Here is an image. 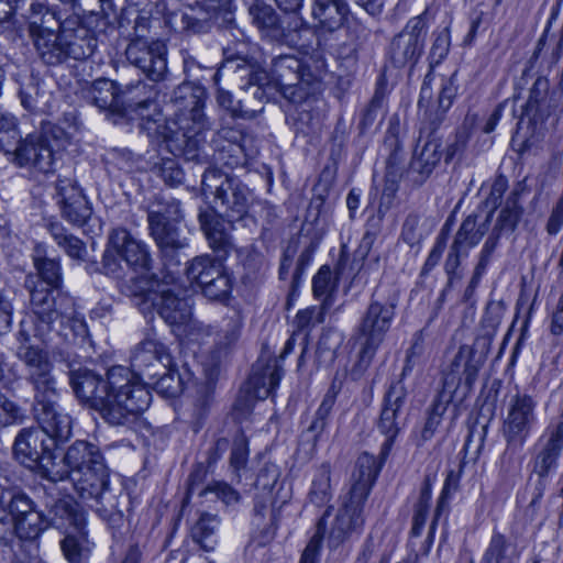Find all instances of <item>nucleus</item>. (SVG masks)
<instances>
[{
	"label": "nucleus",
	"instance_id": "obj_46",
	"mask_svg": "<svg viewBox=\"0 0 563 563\" xmlns=\"http://www.w3.org/2000/svg\"><path fill=\"white\" fill-rule=\"evenodd\" d=\"M154 169L169 186H178L184 179V173L174 158H162L159 163L155 164Z\"/></svg>",
	"mask_w": 563,
	"mask_h": 563
},
{
	"label": "nucleus",
	"instance_id": "obj_12",
	"mask_svg": "<svg viewBox=\"0 0 563 563\" xmlns=\"http://www.w3.org/2000/svg\"><path fill=\"white\" fill-rule=\"evenodd\" d=\"M395 317V306L389 302L372 300L358 325V335L363 339L360 351V365L367 367L372 362Z\"/></svg>",
	"mask_w": 563,
	"mask_h": 563
},
{
	"label": "nucleus",
	"instance_id": "obj_41",
	"mask_svg": "<svg viewBox=\"0 0 563 563\" xmlns=\"http://www.w3.org/2000/svg\"><path fill=\"white\" fill-rule=\"evenodd\" d=\"M562 450L545 440L533 460V473L537 476H549L558 466Z\"/></svg>",
	"mask_w": 563,
	"mask_h": 563
},
{
	"label": "nucleus",
	"instance_id": "obj_37",
	"mask_svg": "<svg viewBox=\"0 0 563 563\" xmlns=\"http://www.w3.org/2000/svg\"><path fill=\"white\" fill-rule=\"evenodd\" d=\"M33 44L45 64L59 65L66 60L60 30H58L57 34L53 32L48 35L37 37L33 41Z\"/></svg>",
	"mask_w": 563,
	"mask_h": 563
},
{
	"label": "nucleus",
	"instance_id": "obj_48",
	"mask_svg": "<svg viewBox=\"0 0 563 563\" xmlns=\"http://www.w3.org/2000/svg\"><path fill=\"white\" fill-rule=\"evenodd\" d=\"M23 413L21 408L4 394L0 393V428L21 423Z\"/></svg>",
	"mask_w": 563,
	"mask_h": 563
},
{
	"label": "nucleus",
	"instance_id": "obj_49",
	"mask_svg": "<svg viewBox=\"0 0 563 563\" xmlns=\"http://www.w3.org/2000/svg\"><path fill=\"white\" fill-rule=\"evenodd\" d=\"M457 393L460 391L452 387V380L449 382L448 384L442 383V389L433 400L431 408L428 412L442 420L450 402L453 400Z\"/></svg>",
	"mask_w": 563,
	"mask_h": 563
},
{
	"label": "nucleus",
	"instance_id": "obj_13",
	"mask_svg": "<svg viewBox=\"0 0 563 563\" xmlns=\"http://www.w3.org/2000/svg\"><path fill=\"white\" fill-rule=\"evenodd\" d=\"M537 401L527 394L514 395L508 404L501 433L508 446L521 448L537 424Z\"/></svg>",
	"mask_w": 563,
	"mask_h": 563
},
{
	"label": "nucleus",
	"instance_id": "obj_30",
	"mask_svg": "<svg viewBox=\"0 0 563 563\" xmlns=\"http://www.w3.org/2000/svg\"><path fill=\"white\" fill-rule=\"evenodd\" d=\"M379 471L380 464L376 457L368 453H362L355 464L349 494L366 500Z\"/></svg>",
	"mask_w": 563,
	"mask_h": 563
},
{
	"label": "nucleus",
	"instance_id": "obj_2",
	"mask_svg": "<svg viewBox=\"0 0 563 563\" xmlns=\"http://www.w3.org/2000/svg\"><path fill=\"white\" fill-rule=\"evenodd\" d=\"M34 267L41 280L27 276L25 287L30 291L31 309L35 317L34 335L44 338L52 331L65 338L67 328L75 336H85L87 324L75 307V301L68 295L59 291L62 269L59 261L44 255L38 246L33 256Z\"/></svg>",
	"mask_w": 563,
	"mask_h": 563
},
{
	"label": "nucleus",
	"instance_id": "obj_38",
	"mask_svg": "<svg viewBox=\"0 0 563 563\" xmlns=\"http://www.w3.org/2000/svg\"><path fill=\"white\" fill-rule=\"evenodd\" d=\"M48 231L57 245L63 249L69 257L74 260L85 258L87 250L84 242L77 236L68 233L60 223H51L48 225Z\"/></svg>",
	"mask_w": 563,
	"mask_h": 563
},
{
	"label": "nucleus",
	"instance_id": "obj_40",
	"mask_svg": "<svg viewBox=\"0 0 563 563\" xmlns=\"http://www.w3.org/2000/svg\"><path fill=\"white\" fill-rule=\"evenodd\" d=\"M330 465L322 464L312 479L309 499L316 506H324L331 499Z\"/></svg>",
	"mask_w": 563,
	"mask_h": 563
},
{
	"label": "nucleus",
	"instance_id": "obj_35",
	"mask_svg": "<svg viewBox=\"0 0 563 563\" xmlns=\"http://www.w3.org/2000/svg\"><path fill=\"white\" fill-rule=\"evenodd\" d=\"M253 23L264 36L277 41L284 36V27L274 9L264 3H255L250 8Z\"/></svg>",
	"mask_w": 563,
	"mask_h": 563
},
{
	"label": "nucleus",
	"instance_id": "obj_24",
	"mask_svg": "<svg viewBox=\"0 0 563 563\" xmlns=\"http://www.w3.org/2000/svg\"><path fill=\"white\" fill-rule=\"evenodd\" d=\"M282 376L283 372L275 361L261 371L254 369L247 383V395L239 397L234 405L236 416L240 418L250 413L253 399L267 398L278 386Z\"/></svg>",
	"mask_w": 563,
	"mask_h": 563
},
{
	"label": "nucleus",
	"instance_id": "obj_26",
	"mask_svg": "<svg viewBox=\"0 0 563 563\" xmlns=\"http://www.w3.org/2000/svg\"><path fill=\"white\" fill-rule=\"evenodd\" d=\"M60 33L66 59H85L97 48V38L88 27L81 24L77 15L63 20Z\"/></svg>",
	"mask_w": 563,
	"mask_h": 563
},
{
	"label": "nucleus",
	"instance_id": "obj_19",
	"mask_svg": "<svg viewBox=\"0 0 563 563\" xmlns=\"http://www.w3.org/2000/svg\"><path fill=\"white\" fill-rule=\"evenodd\" d=\"M166 46L162 41L133 38L125 49L128 60L152 81L164 79L167 73Z\"/></svg>",
	"mask_w": 563,
	"mask_h": 563
},
{
	"label": "nucleus",
	"instance_id": "obj_50",
	"mask_svg": "<svg viewBox=\"0 0 563 563\" xmlns=\"http://www.w3.org/2000/svg\"><path fill=\"white\" fill-rule=\"evenodd\" d=\"M229 2L230 0H197L196 4L199 8V12L196 13V9L190 8L191 13H185L183 18L192 22L206 21L212 12L218 8L227 5Z\"/></svg>",
	"mask_w": 563,
	"mask_h": 563
},
{
	"label": "nucleus",
	"instance_id": "obj_45",
	"mask_svg": "<svg viewBox=\"0 0 563 563\" xmlns=\"http://www.w3.org/2000/svg\"><path fill=\"white\" fill-rule=\"evenodd\" d=\"M153 382L155 390L164 397H176L183 391V383L176 369L168 366L163 374Z\"/></svg>",
	"mask_w": 563,
	"mask_h": 563
},
{
	"label": "nucleus",
	"instance_id": "obj_28",
	"mask_svg": "<svg viewBox=\"0 0 563 563\" xmlns=\"http://www.w3.org/2000/svg\"><path fill=\"white\" fill-rule=\"evenodd\" d=\"M441 141L434 136L420 137L413 150L409 169L417 174L416 181H424L441 159Z\"/></svg>",
	"mask_w": 563,
	"mask_h": 563
},
{
	"label": "nucleus",
	"instance_id": "obj_58",
	"mask_svg": "<svg viewBox=\"0 0 563 563\" xmlns=\"http://www.w3.org/2000/svg\"><path fill=\"white\" fill-rule=\"evenodd\" d=\"M467 251L456 247L452 244L448 257L444 263V269L448 275V284L451 285L455 278H461L457 274V268L460 266V257L461 255H465Z\"/></svg>",
	"mask_w": 563,
	"mask_h": 563
},
{
	"label": "nucleus",
	"instance_id": "obj_23",
	"mask_svg": "<svg viewBox=\"0 0 563 563\" xmlns=\"http://www.w3.org/2000/svg\"><path fill=\"white\" fill-rule=\"evenodd\" d=\"M56 199L63 218L69 223L81 227L90 218L91 207L75 180L58 178Z\"/></svg>",
	"mask_w": 563,
	"mask_h": 563
},
{
	"label": "nucleus",
	"instance_id": "obj_6",
	"mask_svg": "<svg viewBox=\"0 0 563 563\" xmlns=\"http://www.w3.org/2000/svg\"><path fill=\"white\" fill-rule=\"evenodd\" d=\"M202 91L189 84L178 86L173 93V101L178 108L177 123L181 139L177 137L180 151L188 161H200L205 145V132L210 122L203 113Z\"/></svg>",
	"mask_w": 563,
	"mask_h": 563
},
{
	"label": "nucleus",
	"instance_id": "obj_33",
	"mask_svg": "<svg viewBox=\"0 0 563 563\" xmlns=\"http://www.w3.org/2000/svg\"><path fill=\"white\" fill-rule=\"evenodd\" d=\"M147 220L151 234L161 249H179L184 246L178 239L177 228L167 219L162 210H151Z\"/></svg>",
	"mask_w": 563,
	"mask_h": 563
},
{
	"label": "nucleus",
	"instance_id": "obj_10",
	"mask_svg": "<svg viewBox=\"0 0 563 563\" xmlns=\"http://www.w3.org/2000/svg\"><path fill=\"white\" fill-rule=\"evenodd\" d=\"M272 80L284 96L292 103L306 102L319 89L320 82L300 59L291 55L275 58L271 68Z\"/></svg>",
	"mask_w": 563,
	"mask_h": 563
},
{
	"label": "nucleus",
	"instance_id": "obj_3",
	"mask_svg": "<svg viewBox=\"0 0 563 563\" xmlns=\"http://www.w3.org/2000/svg\"><path fill=\"white\" fill-rule=\"evenodd\" d=\"M54 484L44 486L46 512L38 510L24 493L0 492V525L12 526L24 540H35L49 527L65 532L70 528L81 531L86 522L84 511L69 496L55 498Z\"/></svg>",
	"mask_w": 563,
	"mask_h": 563
},
{
	"label": "nucleus",
	"instance_id": "obj_55",
	"mask_svg": "<svg viewBox=\"0 0 563 563\" xmlns=\"http://www.w3.org/2000/svg\"><path fill=\"white\" fill-rule=\"evenodd\" d=\"M547 89L545 81L538 79L530 89L529 98L523 108V114L536 117L539 111L541 100L544 98Z\"/></svg>",
	"mask_w": 563,
	"mask_h": 563
},
{
	"label": "nucleus",
	"instance_id": "obj_5",
	"mask_svg": "<svg viewBox=\"0 0 563 563\" xmlns=\"http://www.w3.org/2000/svg\"><path fill=\"white\" fill-rule=\"evenodd\" d=\"M151 301L158 314L177 335L198 342L212 333V328L192 319L191 298L177 285L156 283L146 292L145 301Z\"/></svg>",
	"mask_w": 563,
	"mask_h": 563
},
{
	"label": "nucleus",
	"instance_id": "obj_44",
	"mask_svg": "<svg viewBox=\"0 0 563 563\" xmlns=\"http://www.w3.org/2000/svg\"><path fill=\"white\" fill-rule=\"evenodd\" d=\"M432 498V492L429 484H424L419 494V498L413 507V516H412V534L420 536L422 529L427 522L430 509V503Z\"/></svg>",
	"mask_w": 563,
	"mask_h": 563
},
{
	"label": "nucleus",
	"instance_id": "obj_59",
	"mask_svg": "<svg viewBox=\"0 0 563 563\" xmlns=\"http://www.w3.org/2000/svg\"><path fill=\"white\" fill-rule=\"evenodd\" d=\"M470 134L466 129L456 132L454 140L450 142L445 148V162L449 163L456 156H460L468 142Z\"/></svg>",
	"mask_w": 563,
	"mask_h": 563
},
{
	"label": "nucleus",
	"instance_id": "obj_34",
	"mask_svg": "<svg viewBox=\"0 0 563 563\" xmlns=\"http://www.w3.org/2000/svg\"><path fill=\"white\" fill-rule=\"evenodd\" d=\"M490 216L478 222L477 217L467 216L460 225L452 244L465 251L476 246L489 229Z\"/></svg>",
	"mask_w": 563,
	"mask_h": 563
},
{
	"label": "nucleus",
	"instance_id": "obj_25",
	"mask_svg": "<svg viewBox=\"0 0 563 563\" xmlns=\"http://www.w3.org/2000/svg\"><path fill=\"white\" fill-rule=\"evenodd\" d=\"M70 385L76 397L86 406L103 415L107 397L108 377L103 379L100 375L87 368H79L70 373Z\"/></svg>",
	"mask_w": 563,
	"mask_h": 563
},
{
	"label": "nucleus",
	"instance_id": "obj_56",
	"mask_svg": "<svg viewBox=\"0 0 563 563\" xmlns=\"http://www.w3.org/2000/svg\"><path fill=\"white\" fill-rule=\"evenodd\" d=\"M249 449L247 442L244 438L235 439L230 456V465L235 471L239 472L243 470L247 462Z\"/></svg>",
	"mask_w": 563,
	"mask_h": 563
},
{
	"label": "nucleus",
	"instance_id": "obj_42",
	"mask_svg": "<svg viewBox=\"0 0 563 563\" xmlns=\"http://www.w3.org/2000/svg\"><path fill=\"white\" fill-rule=\"evenodd\" d=\"M242 324V317L239 312H233V314L223 318L214 342L224 347L235 343L240 338Z\"/></svg>",
	"mask_w": 563,
	"mask_h": 563
},
{
	"label": "nucleus",
	"instance_id": "obj_36",
	"mask_svg": "<svg viewBox=\"0 0 563 563\" xmlns=\"http://www.w3.org/2000/svg\"><path fill=\"white\" fill-rule=\"evenodd\" d=\"M519 555L520 551L512 540L500 532H494L484 553L483 563H514Z\"/></svg>",
	"mask_w": 563,
	"mask_h": 563
},
{
	"label": "nucleus",
	"instance_id": "obj_60",
	"mask_svg": "<svg viewBox=\"0 0 563 563\" xmlns=\"http://www.w3.org/2000/svg\"><path fill=\"white\" fill-rule=\"evenodd\" d=\"M323 320V312L314 307L300 310L296 316V324L300 330L316 325Z\"/></svg>",
	"mask_w": 563,
	"mask_h": 563
},
{
	"label": "nucleus",
	"instance_id": "obj_1",
	"mask_svg": "<svg viewBox=\"0 0 563 563\" xmlns=\"http://www.w3.org/2000/svg\"><path fill=\"white\" fill-rule=\"evenodd\" d=\"M43 478L51 483L69 481L81 500L106 520L122 517L120 494L110 487L103 454L91 442L77 440L67 448L63 460H48L43 464Z\"/></svg>",
	"mask_w": 563,
	"mask_h": 563
},
{
	"label": "nucleus",
	"instance_id": "obj_57",
	"mask_svg": "<svg viewBox=\"0 0 563 563\" xmlns=\"http://www.w3.org/2000/svg\"><path fill=\"white\" fill-rule=\"evenodd\" d=\"M385 107V96L380 90H376L368 107L363 115V124L372 125L379 114H383Z\"/></svg>",
	"mask_w": 563,
	"mask_h": 563
},
{
	"label": "nucleus",
	"instance_id": "obj_15",
	"mask_svg": "<svg viewBox=\"0 0 563 563\" xmlns=\"http://www.w3.org/2000/svg\"><path fill=\"white\" fill-rule=\"evenodd\" d=\"M16 355L25 366L27 382L33 386L34 401L57 394L56 380L52 374L53 364L46 351L33 345H21Z\"/></svg>",
	"mask_w": 563,
	"mask_h": 563
},
{
	"label": "nucleus",
	"instance_id": "obj_8",
	"mask_svg": "<svg viewBox=\"0 0 563 563\" xmlns=\"http://www.w3.org/2000/svg\"><path fill=\"white\" fill-rule=\"evenodd\" d=\"M64 137L63 129L48 123L41 131L27 134L12 151L5 150V153L12 154L13 162L20 167L43 174L53 173Z\"/></svg>",
	"mask_w": 563,
	"mask_h": 563
},
{
	"label": "nucleus",
	"instance_id": "obj_54",
	"mask_svg": "<svg viewBox=\"0 0 563 563\" xmlns=\"http://www.w3.org/2000/svg\"><path fill=\"white\" fill-rule=\"evenodd\" d=\"M214 494L218 499H221L225 505H233L240 500L239 493L229 486L227 483L214 482L208 485L200 492V495Z\"/></svg>",
	"mask_w": 563,
	"mask_h": 563
},
{
	"label": "nucleus",
	"instance_id": "obj_63",
	"mask_svg": "<svg viewBox=\"0 0 563 563\" xmlns=\"http://www.w3.org/2000/svg\"><path fill=\"white\" fill-rule=\"evenodd\" d=\"M312 254L313 249L311 246L306 247L299 255L295 271L291 276V288L295 290V288L299 285L300 277L305 271V268L311 263L312 261Z\"/></svg>",
	"mask_w": 563,
	"mask_h": 563
},
{
	"label": "nucleus",
	"instance_id": "obj_52",
	"mask_svg": "<svg viewBox=\"0 0 563 563\" xmlns=\"http://www.w3.org/2000/svg\"><path fill=\"white\" fill-rule=\"evenodd\" d=\"M334 289V282L332 280V272L330 267L322 266L312 279V290L317 298L330 297Z\"/></svg>",
	"mask_w": 563,
	"mask_h": 563
},
{
	"label": "nucleus",
	"instance_id": "obj_29",
	"mask_svg": "<svg viewBox=\"0 0 563 563\" xmlns=\"http://www.w3.org/2000/svg\"><path fill=\"white\" fill-rule=\"evenodd\" d=\"M455 93L456 88L452 78L442 79L440 93L437 100V107L429 106L428 99L431 96V88L428 86L427 81L423 82L420 90V99L418 104L420 109L426 107L424 115L432 125H438L442 121L444 113L452 106Z\"/></svg>",
	"mask_w": 563,
	"mask_h": 563
},
{
	"label": "nucleus",
	"instance_id": "obj_61",
	"mask_svg": "<svg viewBox=\"0 0 563 563\" xmlns=\"http://www.w3.org/2000/svg\"><path fill=\"white\" fill-rule=\"evenodd\" d=\"M450 48V35L446 29L440 31L434 38V42L431 47V56L435 59L437 63L442 60Z\"/></svg>",
	"mask_w": 563,
	"mask_h": 563
},
{
	"label": "nucleus",
	"instance_id": "obj_16",
	"mask_svg": "<svg viewBox=\"0 0 563 563\" xmlns=\"http://www.w3.org/2000/svg\"><path fill=\"white\" fill-rule=\"evenodd\" d=\"M110 249L103 256L104 267L109 273L117 276L115 260L112 258L114 252L125 264L135 272H147L150 269L151 257L146 245L134 239L125 229H114L109 239Z\"/></svg>",
	"mask_w": 563,
	"mask_h": 563
},
{
	"label": "nucleus",
	"instance_id": "obj_51",
	"mask_svg": "<svg viewBox=\"0 0 563 563\" xmlns=\"http://www.w3.org/2000/svg\"><path fill=\"white\" fill-rule=\"evenodd\" d=\"M217 101L219 106L229 111L233 118L251 119L255 114L254 110H244L241 101L234 102L233 96L229 91L219 89Z\"/></svg>",
	"mask_w": 563,
	"mask_h": 563
},
{
	"label": "nucleus",
	"instance_id": "obj_14",
	"mask_svg": "<svg viewBox=\"0 0 563 563\" xmlns=\"http://www.w3.org/2000/svg\"><path fill=\"white\" fill-rule=\"evenodd\" d=\"M406 399L407 391L401 382L393 383L384 397L377 422L378 431L386 438L380 452L384 457L389 453L396 438L407 424L408 408Z\"/></svg>",
	"mask_w": 563,
	"mask_h": 563
},
{
	"label": "nucleus",
	"instance_id": "obj_47",
	"mask_svg": "<svg viewBox=\"0 0 563 563\" xmlns=\"http://www.w3.org/2000/svg\"><path fill=\"white\" fill-rule=\"evenodd\" d=\"M328 515V510L323 514L321 519L318 522L317 531L309 540L306 545L300 563H318L319 552L321 548V542L323 539V533L325 529V516Z\"/></svg>",
	"mask_w": 563,
	"mask_h": 563
},
{
	"label": "nucleus",
	"instance_id": "obj_43",
	"mask_svg": "<svg viewBox=\"0 0 563 563\" xmlns=\"http://www.w3.org/2000/svg\"><path fill=\"white\" fill-rule=\"evenodd\" d=\"M522 209L518 203V196L512 192L506 200L505 206L501 208L495 229L498 231L511 232L517 227Z\"/></svg>",
	"mask_w": 563,
	"mask_h": 563
},
{
	"label": "nucleus",
	"instance_id": "obj_18",
	"mask_svg": "<svg viewBox=\"0 0 563 563\" xmlns=\"http://www.w3.org/2000/svg\"><path fill=\"white\" fill-rule=\"evenodd\" d=\"M484 363L485 355L482 352L473 346L462 345L443 373V383L452 380V387L465 398L471 393Z\"/></svg>",
	"mask_w": 563,
	"mask_h": 563
},
{
	"label": "nucleus",
	"instance_id": "obj_27",
	"mask_svg": "<svg viewBox=\"0 0 563 563\" xmlns=\"http://www.w3.org/2000/svg\"><path fill=\"white\" fill-rule=\"evenodd\" d=\"M365 501L366 500L362 498L358 499L347 493L329 532V543L331 547L335 548L340 545L353 532L362 528L364 523L363 507Z\"/></svg>",
	"mask_w": 563,
	"mask_h": 563
},
{
	"label": "nucleus",
	"instance_id": "obj_32",
	"mask_svg": "<svg viewBox=\"0 0 563 563\" xmlns=\"http://www.w3.org/2000/svg\"><path fill=\"white\" fill-rule=\"evenodd\" d=\"M312 16L328 31L341 27L350 13L346 0H313Z\"/></svg>",
	"mask_w": 563,
	"mask_h": 563
},
{
	"label": "nucleus",
	"instance_id": "obj_4",
	"mask_svg": "<svg viewBox=\"0 0 563 563\" xmlns=\"http://www.w3.org/2000/svg\"><path fill=\"white\" fill-rule=\"evenodd\" d=\"M152 395L130 368L122 365L108 371L107 397L102 418L113 426H122L145 411Z\"/></svg>",
	"mask_w": 563,
	"mask_h": 563
},
{
	"label": "nucleus",
	"instance_id": "obj_22",
	"mask_svg": "<svg viewBox=\"0 0 563 563\" xmlns=\"http://www.w3.org/2000/svg\"><path fill=\"white\" fill-rule=\"evenodd\" d=\"M172 364V356L165 344L154 338H146L134 349L131 355V372L141 378L154 379L159 369Z\"/></svg>",
	"mask_w": 563,
	"mask_h": 563
},
{
	"label": "nucleus",
	"instance_id": "obj_62",
	"mask_svg": "<svg viewBox=\"0 0 563 563\" xmlns=\"http://www.w3.org/2000/svg\"><path fill=\"white\" fill-rule=\"evenodd\" d=\"M65 558L71 563H79L81 560V548L79 541L71 534H67L60 542Z\"/></svg>",
	"mask_w": 563,
	"mask_h": 563
},
{
	"label": "nucleus",
	"instance_id": "obj_7",
	"mask_svg": "<svg viewBox=\"0 0 563 563\" xmlns=\"http://www.w3.org/2000/svg\"><path fill=\"white\" fill-rule=\"evenodd\" d=\"M199 222L210 247L219 254V260L208 255L198 256L187 268L188 278L203 290L207 285L224 273L222 260L230 253L233 245L225 222L214 208L201 211Z\"/></svg>",
	"mask_w": 563,
	"mask_h": 563
},
{
	"label": "nucleus",
	"instance_id": "obj_31",
	"mask_svg": "<svg viewBox=\"0 0 563 563\" xmlns=\"http://www.w3.org/2000/svg\"><path fill=\"white\" fill-rule=\"evenodd\" d=\"M62 16L54 9L42 2H34L30 8L29 33L32 41L62 30Z\"/></svg>",
	"mask_w": 563,
	"mask_h": 563
},
{
	"label": "nucleus",
	"instance_id": "obj_39",
	"mask_svg": "<svg viewBox=\"0 0 563 563\" xmlns=\"http://www.w3.org/2000/svg\"><path fill=\"white\" fill-rule=\"evenodd\" d=\"M220 520L218 516L210 514H202L192 528V538L206 551H211L217 544V531L219 529Z\"/></svg>",
	"mask_w": 563,
	"mask_h": 563
},
{
	"label": "nucleus",
	"instance_id": "obj_11",
	"mask_svg": "<svg viewBox=\"0 0 563 563\" xmlns=\"http://www.w3.org/2000/svg\"><path fill=\"white\" fill-rule=\"evenodd\" d=\"M144 89L145 85L141 81L122 88L113 80L99 78L92 82L88 93L92 104L100 110L120 113L147 108L151 102L150 99L137 98Z\"/></svg>",
	"mask_w": 563,
	"mask_h": 563
},
{
	"label": "nucleus",
	"instance_id": "obj_20",
	"mask_svg": "<svg viewBox=\"0 0 563 563\" xmlns=\"http://www.w3.org/2000/svg\"><path fill=\"white\" fill-rule=\"evenodd\" d=\"M58 394L34 401V417L40 430L54 445L67 441L71 435L73 420L57 404Z\"/></svg>",
	"mask_w": 563,
	"mask_h": 563
},
{
	"label": "nucleus",
	"instance_id": "obj_64",
	"mask_svg": "<svg viewBox=\"0 0 563 563\" xmlns=\"http://www.w3.org/2000/svg\"><path fill=\"white\" fill-rule=\"evenodd\" d=\"M445 245H446L445 238L439 236L426 260V263L423 266L424 273L430 272L439 264V262L443 255V252L445 250Z\"/></svg>",
	"mask_w": 563,
	"mask_h": 563
},
{
	"label": "nucleus",
	"instance_id": "obj_53",
	"mask_svg": "<svg viewBox=\"0 0 563 563\" xmlns=\"http://www.w3.org/2000/svg\"><path fill=\"white\" fill-rule=\"evenodd\" d=\"M231 291L230 277L224 273L213 279L202 290L203 295L211 300H222L228 297Z\"/></svg>",
	"mask_w": 563,
	"mask_h": 563
},
{
	"label": "nucleus",
	"instance_id": "obj_17",
	"mask_svg": "<svg viewBox=\"0 0 563 563\" xmlns=\"http://www.w3.org/2000/svg\"><path fill=\"white\" fill-rule=\"evenodd\" d=\"M426 23L421 15L410 19L389 45L388 55L395 67L413 66L423 51Z\"/></svg>",
	"mask_w": 563,
	"mask_h": 563
},
{
	"label": "nucleus",
	"instance_id": "obj_9",
	"mask_svg": "<svg viewBox=\"0 0 563 563\" xmlns=\"http://www.w3.org/2000/svg\"><path fill=\"white\" fill-rule=\"evenodd\" d=\"M201 190L206 199L213 198L214 208L220 205V212L228 222L246 216L252 194L240 180L228 177L218 168H208L202 175Z\"/></svg>",
	"mask_w": 563,
	"mask_h": 563
},
{
	"label": "nucleus",
	"instance_id": "obj_21",
	"mask_svg": "<svg viewBox=\"0 0 563 563\" xmlns=\"http://www.w3.org/2000/svg\"><path fill=\"white\" fill-rule=\"evenodd\" d=\"M55 445L52 439L38 428H24L15 438L13 452L16 460L26 467H40L43 476V464L53 457Z\"/></svg>",
	"mask_w": 563,
	"mask_h": 563
}]
</instances>
